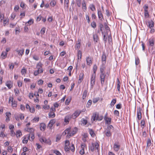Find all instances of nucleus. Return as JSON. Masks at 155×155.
I'll return each instance as SVG.
<instances>
[{"label":"nucleus","mask_w":155,"mask_h":155,"mask_svg":"<svg viewBox=\"0 0 155 155\" xmlns=\"http://www.w3.org/2000/svg\"><path fill=\"white\" fill-rule=\"evenodd\" d=\"M8 151L9 152H12L13 151V149L11 147L9 146L8 147Z\"/></svg>","instance_id":"69168bd1"},{"label":"nucleus","mask_w":155,"mask_h":155,"mask_svg":"<svg viewBox=\"0 0 155 155\" xmlns=\"http://www.w3.org/2000/svg\"><path fill=\"white\" fill-rule=\"evenodd\" d=\"M140 60L138 57L135 58V64L137 65L140 62Z\"/></svg>","instance_id":"49530a36"},{"label":"nucleus","mask_w":155,"mask_h":155,"mask_svg":"<svg viewBox=\"0 0 155 155\" xmlns=\"http://www.w3.org/2000/svg\"><path fill=\"white\" fill-rule=\"evenodd\" d=\"M71 118L72 116L70 115L65 116L64 118V122L67 124H68L69 123V121Z\"/></svg>","instance_id":"6e6552de"},{"label":"nucleus","mask_w":155,"mask_h":155,"mask_svg":"<svg viewBox=\"0 0 155 155\" xmlns=\"http://www.w3.org/2000/svg\"><path fill=\"white\" fill-rule=\"evenodd\" d=\"M105 121L106 124H107L108 125H109L111 122V118L110 117H108L105 120Z\"/></svg>","instance_id":"aec40b11"},{"label":"nucleus","mask_w":155,"mask_h":155,"mask_svg":"<svg viewBox=\"0 0 155 155\" xmlns=\"http://www.w3.org/2000/svg\"><path fill=\"white\" fill-rule=\"evenodd\" d=\"M5 84L8 88L10 89L12 86L13 83L11 81H6Z\"/></svg>","instance_id":"1a4fd4ad"},{"label":"nucleus","mask_w":155,"mask_h":155,"mask_svg":"<svg viewBox=\"0 0 155 155\" xmlns=\"http://www.w3.org/2000/svg\"><path fill=\"white\" fill-rule=\"evenodd\" d=\"M114 114L117 116L118 117L119 116V112L117 110H115L114 111Z\"/></svg>","instance_id":"8fccbe9b"},{"label":"nucleus","mask_w":155,"mask_h":155,"mask_svg":"<svg viewBox=\"0 0 155 155\" xmlns=\"http://www.w3.org/2000/svg\"><path fill=\"white\" fill-rule=\"evenodd\" d=\"M103 118V116H99L98 115V116L97 117V120H102Z\"/></svg>","instance_id":"052dcab7"},{"label":"nucleus","mask_w":155,"mask_h":155,"mask_svg":"<svg viewBox=\"0 0 155 155\" xmlns=\"http://www.w3.org/2000/svg\"><path fill=\"white\" fill-rule=\"evenodd\" d=\"M92 104V101L91 100H89L87 102L86 107H89Z\"/></svg>","instance_id":"2f4dec72"},{"label":"nucleus","mask_w":155,"mask_h":155,"mask_svg":"<svg viewBox=\"0 0 155 155\" xmlns=\"http://www.w3.org/2000/svg\"><path fill=\"white\" fill-rule=\"evenodd\" d=\"M83 112L81 110H76L71 116L72 117L74 118H76L78 117L81 114V113Z\"/></svg>","instance_id":"f03ea898"},{"label":"nucleus","mask_w":155,"mask_h":155,"mask_svg":"<svg viewBox=\"0 0 155 155\" xmlns=\"http://www.w3.org/2000/svg\"><path fill=\"white\" fill-rule=\"evenodd\" d=\"M22 135V133L20 130H18L16 132V136L17 138L20 137Z\"/></svg>","instance_id":"5701e85b"},{"label":"nucleus","mask_w":155,"mask_h":155,"mask_svg":"<svg viewBox=\"0 0 155 155\" xmlns=\"http://www.w3.org/2000/svg\"><path fill=\"white\" fill-rule=\"evenodd\" d=\"M150 46H153L154 45V40L153 38L150 39L149 40Z\"/></svg>","instance_id":"dca6fc26"},{"label":"nucleus","mask_w":155,"mask_h":155,"mask_svg":"<svg viewBox=\"0 0 155 155\" xmlns=\"http://www.w3.org/2000/svg\"><path fill=\"white\" fill-rule=\"evenodd\" d=\"M148 10L144 9V16L146 17H148L149 16Z\"/></svg>","instance_id":"c85d7f7f"},{"label":"nucleus","mask_w":155,"mask_h":155,"mask_svg":"<svg viewBox=\"0 0 155 155\" xmlns=\"http://www.w3.org/2000/svg\"><path fill=\"white\" fill-rule=\"evenodd\" d=\"M87 91L86 90H85L84 91L82 96V98L84 99L87 95Z\"/></svg>","instance_id":"72a5a7b5"},{"label":"nucleus","mask_w":155,"mask_h":155,"mask_svg":"<svg viewBox=\"0 0 155 155\" xmlns=\"http://www.w3.org/2000/svg\"><path fill=\"white\" fill-rule=\"evenodd\" d=\"M14 91L16 96H18L19 94V91L18 89H15Z\"/></svg>","instance_id":"c03bdc74"},{"label":"nucleus","mask_w":155,"mask_h":155,"mask_svg":"<svg viewBox=\"0 0 155 155\" xmlns=\"http://www.w3.org/2000/svg\"><path fill=\"white\" fill-rule=\"evenodd\" d=\"M97 14L98 18L100 20H102L103 18V17L101 11L98 10L97 11Z\"/></svg>","instance_id":"9b49d317"},{"label":"nucleus","mask_w":155,"mask_h":155,"mask_svg":"<svg viewBox=\"0 0 155 155\" xmlns=\"http://www.w3.org/2000/svg\"><path fill=\"white\" fill-rule=\"evenodd\" d=\"M12 107H16L17 106L16 102L14 101L12 103Z\"/></svg>","instance_id":"3c124183"},{"label":"nucleus","mask_w":155,"mask_h":155,"mask_svg":"<svg viewBox=\"0 0 155 155\" xmlns=\"http://www.w3.org/2000/svg\"><path fill=\"white\" fill-rule=\"evenodd\" d=\"M7 54L6 52L3 51L1 54V56L3 59H4L6 57Z\"/></svg>","instance_id":"412c9836"},{"label":"nucleus","mask_w":155,"mask_h":155,"mask_svg":"<svg viewBox=\"0 0 155 155\" xmlns=\"http://www.w3.org/2000/svg\"><path fill=\"white\" fill-rule=\"evenodd\" d=\"M34 23V21L33 19H31L29 20L26 23V25H27L28 23L29 24V25L33 24Z\"/></svg>","instance_id":"e433bc0d"},{"label":"nucleus","mask_w":155,"mask_h":155,"mask_svg":"<svg viewBox=\"0 0 155 155\" xmlns=\"http://www.w3.org/2000/svg\"><path fill=\"white\" fill-rule=\"evenodd\" d=\"M16 16V14L15 13H13L11 15V19L13 20L14 19Z\"/></svg>","instance_id":"338daca9"},{"label":"nucleus","mask_w":155,"mask_h":155,"mask_svg":"<svg viewBox=\"0 0 155 155\" xmlns=\"http://www.w3.org/2000/svg\"><path fill=\"white\" fill-rule=\"evenodd\" d=\"M147 147L150 146L151 145V141L150 139H148L147 141Z\"/></svg>","instance_id":"79ce46f5"},{"label":"nucleus","mask_w":155,"mask_h":155,"mask_svg":"<svg viewBox=\"0 0 155 155\" xmlns=\"http://www.w3.org/2000/svg\"><path fill=\"white\" fill-rule=\"evenodd\" d=\"M70 148V149L72 151L74 152V151L75 148L74 144H72Z\"/></svg>","instance_id":"13d9d810"},{"label":"nucleus","mask_w":155,"mask_h":155,"mask_svg":"<svg viewBox=\"0 0 155 155\" xmlns=\"http://www.w3.org/2000/svg\"><path fill=\"white\" fill-rule=\"evenodd\" d=\"M42 64L41 63H39L37 64L36 68L38 69L42 68Z\"/></svg>","instance_id":"58836bf2"},{"label":"nucleus","mask_w":155,"mask_h":155,"mask_svg":"<svg viewBox=\"0 0 155 155\" xmlns=\"http://www.w3.org/2000/svg\"><path fill=\"white\" fill-rule=\"evenodd\" d=\"M84 76V74L83 72L80 73L79 75V78L78 80V83H81L83 80V78Z\"/></svg>","instance_id":"0eeeda50"},{"label":"nucleus","mask_w":155,"mask_h":155,"mask_svg":"<svg viewBox=\"0 0 155 155\" xmlns=\"http://www.w3.org/2000/svg\"><path fill=\"white\" fill-rule=\"evenodd\" d=\"M120 82L118 78L117 79V88L118 91L119 92L120 91Z\"/></svg>","instance_id":"6ab92c4d"},{"label":"nucleus","mask_w":155,"mask_h":155,"mask_svg":"<svg viewBox=\"0 0 155 155\" xmlns=\"http://www.w3.org/2000/svg\"><path fill=\"white\" fill-rule=\"evenodd\" d=\"M147 23L148 24V26L150 28H151L153 27L154 22L152 20L149 21L147 22Z\"/></svg>","instance_id":"9d476101"},{"label":"nucleus","mask_w":155,"mask_h":155,"mask_svg":"<svg viewBox=\"0 0 155 155\" xmlns=\"http://www.w3.org/2000/svg\"><path fill=\"white\" fill-rule=\"evenodd\" d=\"M94 148L96 149L97 150H99V145L98 143L97 142L94 143Z\"/></svg>","instance_id":"473e14b6"},{"label":"nucleus","mask_w":155,"mask_h":155,"mask_svg":"<svg viewBox=\"0 0 155 155\" xmlns=\"http://www.w3.org/2000/svg\"><path fill=\"white\" fill-rule=\"evenodd\" d=\"M113 148L115 151H118L120 148V146L119 144V143L118 142L114 143Z\"/></svg>","instance_id":"423d86ee"},{"label":"nucleus","mask_w":155,"mask_h":155,"mask_svg":"<svg viewBox=\"0 0 155 155\" xmlns=\"http://www.w3.org/2000/svg\"><path fill=\"white\" fill-rule=\"evenodd\" d=\"M31 137V139L32 140L35 138L33 132H31L29 134L28 136V139H29V137Z\"/></svg>","instance_id":"4be33fe9"},{"label":"nucleus","mask_w":155,"mask_h":155,"mask_svg":"<svg viewBox=\"0 0 155 155\" xmlns=\"http://www.w3.org/2000/svg\"><path fill=\"white\" fill-rule=\"evenodd\" d=\"M76 3L78 6L80 7L81 6V0H76Z\"/></svg>","instance_id":"4c0bfd02"},{"label":"nucleus","mask_w":155,"mask_h":155,"mask_svg":"<svg viewBox=\"0 0 155 155\" xmlns=\"http://www.w3.org/2000/svg\"><path fill=\"white\" fill-rule=\"evenodd\" d=\"M145 121L144 120H142L141 121L140 124H141V126L143 127H143H144L145 126Z\"/></svg>","instance_id":"de8ad7c7"},{"label":"nucleus","mask_w":155,"mask_h":155,"mask_svg":"<svg viewBox=\"0 0 155 155\" xmlns=\"http://www.w3.org/2000/svg\"><path fill=\"white\" fill-rule=\"evenodd\" d=\"M17 51L18 52L19 55H20L21 56L24 52V50H20Z\"/></svg>","instance_id":"603ef678"},{"label":"nucleus","mask_w":155,"mask_h":155,"mask_svg":"<svg viewBox=\"0 0 155 155\" xmlns=\"http://www.w3.org/2000/svg\"><path fill=\"white\" fill-rule=\"evenodd\" d=\"M89 132L90 135L92 137H94L95 135L94 131L92 129H89Z\"/></svg>","instance_id":"393cba45"},{"label":"nucleus","mask_w":155,"mask_h":155,"mask_svg":"<svg viewBox=\"0 0 155 155\" xmlns=\"http://www.w3.org/2000/svg\"><path fill=\"white\" fill-rule=\"evenodd\" d=\"M114 129V127L113 126H112L111 125H109L108 126V127H107V128L106 129V130H110H110H113Z\"/></svg>","instance_id":"c9c22d12"},{"label":"nucleus","mask_w":155,"mask_h":155,"mask_svg":"<svg viewBox=\"0 0 155 155\" xmlns=\"http://www.w3.org/2000/svg\"><path fill=\"white\" fill-rule=\"evenodd\" d=\"M77 129L76 127H75L74 128V129H73L71 131V133H70V134H69V136H73L74 134H75L77 131Z\"/></svg>","instance_id":"f8f14e48"},{"label":"nucleus","mask_w":155,"mask_h":155,"mask_svg":"<svg viewBox=\"0 0 155 155\" xmlns=\"http://www.w3.org/2000/svg\"><path fill=\"white\" fill-rule=\"evenodd\" d=\"M70 144L69 141V140H66L65 142V147H68Z\"/></svg>","instance_id":"bf43d9fd"},{"label":"nucleus","mask_w":155,"mask_h":155,"mask_svg":"<svg viewBox=\"0 0 155 155\" xmlns=\"http://www.w3.org/2000/svg\"><path fill=\"white\" fill-rule=\"evenodd\" d=\"M80 41H79V42L78 43H77L76 45L75 46V48L79 49L80 47Z\"/></svg>","instance_id":"6e6d98bb"},{"label":"nucleus","mask_w":155,"mask_h":155,"mask_svg":"<svg viewBox=\"0 0 155 155\" xmlns=\"http://www.w3.org/2000/svg\"><path fill=\"white\" fill-rule=\"evenodd\" d=\"M116 99H113L112 100L110 104L111 106H114V104L116 103Z\"/></svg>","instance_id":"f704fd0d"},{"label":"nucleus","mask_w":155,"mask_h":155,"mask_svg":"<svg viewBox=\"0 0 155 155\" xmlns=\"http://www.w3.org/2000/svg\"><path fill=\"white\" fill-rule=\"evenodd\" d=\"M105 69V67L104 66V65H102L101 66L100 68V71L101 74H100V78L101 80V85L103 86L105 81V78L106 75L104 73V70Z\"/></svg>","instance_id":"f257e3e1"},{"label":"nucleus","mask_w":155,"mask_h":155,"mask_svg":"<svg viewBox=\"0 0 155 155\" xmlns=\"http://www.w3.org/2000/svg\"><path fill=\"white\" fill-rule=\"evenodd\" d=\"M45 139H46L45 138H44L43 137H41L40 138V141L41 142H44L45 143Z\"/></svg>","instance_id":"0e129e2a"},{"label":"nucleus","mask_w":155,"mask_h":155,"mask_svg":"<svg viewBox=\"0 0 155 155\" xmlns=\"http://www.w3.org/2000/svg\"><path fill=\"white\" fill-rule=\"evenodd\" d=\"M56 3V1L54 0H53L51 1L50 3V4L51 6L54 7Z\"/></svg>","instance_id":"c756f323"},{"label":"nucleus","mask_w":155,"mask_h":155,"mask_svg":"<svg viewBox=\"0 0 155 155\" xmlns=\"http://www.w3.org/2000/svg\"><path fill=\"white\" fill-rule=\"evenodd\" d=\"M105 135L107 137H109L111 136V133L110 130H106L105 131Z\"/></svg>","instance_id":"4468645a"},{"label":"nucleus","mask_w":155,"mask_h":155,"mask_svg":"<svg viewBox=\"0 0 155 155\" xmlns=\"http://www.w3.org/2000/svg\"><path fill=\"white\" fill-rule=\"evenodd\" d=\"M26 70L25 68H23L21 70V73L23 75L25 74L26 73Z\"/></svg>","instance_id":"5fc2aeb1"},{"label":"nucleus","mask_w":155,"mask_h":155,"mask_svg":"<svg viewBox=\"0 0 155 155\" xmlns=\"http://www.w3.org/2000/svg\"><path fill=\"white\" fill-rule=\"evenodd\" d=\"M94 143H92L91 144V145L89 147V148H90L91 150V151L93 152L94 151Z\"/></svg>","instance_id":"cd10ccee"},{"label":"nucleus","mask_w":155,"mask_h":155,"mask_svg":"<svg viewBox=\"0 0 155 155\" xmlns=\"http://www.w3.org/2000/svg\"><path fill=\"white\" fill-rule=\"evenodd\" d=\"M82 6L83 9H84L85 10H86L87 9L86 4L84 1V2L82 3Z\"/></svg>","instance_id":"4d7b16f0"},{"label":"nucleus","mask_w":155,"mask_h":155,"mask_svg":"<svg viewBox=\"0 0 155 155\" xmlns=\"http://www.w3.org/2000/svg\"><path fill=\"white\" fill-rule=\"evenodd\" d=\"M90 8L92 11H94L95 10V6L93 4H91L90 5Z\"/></svg>","instance_id":"ea45409f"},{"label":"nucleus","mask_w":155,"mask_h":155,"mask_svg":"<svg viewBox=\"0 0 155 155\" xmlns=\"http://www.w3.org/2000/svg\"><path fill=\"white\" fill-rule=\"evenodd\" d=\"M49 118H53L55 117V115L54 112H50L48 114Z\"/></svg>","instance_id":"b1692460"},{"label":"nucleus","mask_w":155,"mask_h":155,"mask_svg":"<svg viewBox=\"0 0 155 155\" xmlns=\"http://www.w3.org/2000/svg\"><path fill=\"white\" fill-rule=\"evenodd\" d=\"M45 125L44 123H42L40 125V129L41 130H42V129H43V130H44L45 128Z\"/></svg>","instance_id":"bb28decb"},{"label":"nucleus","mask_w":155,"mask_h":155,"mask_svg":"<svg viewBox=\"0 0 155 155\" xmlns=\"http://www.w3.org/2000/svg\"><path fill=\"white\" fill-rule=\"evenodd\" d=\"M116 107L117 109H120L121 108V104H117L116 105Z\"/></svg>","instance_id":"680f3d73"},{"label":"nucleus","mask_w":155,"mask_h":155,"mask_svg":"<svg viewBox=\"0 0 155 155\" xmlns=\"http://www.w3.org/2000/svg\"><path fill=\"white\" fill-rule=\"evenodd\" d=\"M54 153H55L57 155H61V153L58 150H55L54 151Z\"/></svg>","instance_id":"774afa93"},{"label":"nucleus","mask_w":155,"mask_h":155,"mask_svg":"<svg viewBox=\"0 0 155 155\" xmlns=\"http://www.w3.org/2000/svg\"><path fill=\"white\" fill-rule=\"evenodd\" d=\"M55 121L54 119L51 120L49 122L48 124V126L50 128H51V127H52L53 124L54 123Z\"/></svg>","instance_id":"2eb2a0df"},{"label":"nucleus","mask_w":155,"mask_h":155,"mask_svg":"<svg viewBox=\"0 0 155 155\" xmlns=\"http://www.w3.org/2000/svg\"><path fill=\"white\" fill-rule=\"evenodd\" d=\"M91 26L94 28H95L96 27V24L94 21H93L91 23Z\"/></svg>","instance_id":"7c9ffc66"},{"label":"nucleus","mask_w":155,"mask_h":155,"mask_svg":"<svg viewBox=\"0 0 155 155\" xmlns=\"http://www.w3.org/2000/svg\"><path fill=\"white\" fill-rule=\"evenodd\" d=\"M106 56L104 52L103 53L101 57L102 65H104L106 63Z\"/></svg>","instance_id":"7ed1b4c3"},{"label":"nucleus","mask_w":155,"mask_h":155,"mask_svg":"<svg viewBox=\"0 0 155 155\" xmlns=\"http://www.w3.org/2000/svg\"><path fill=\"white\" fill-rule=\"evenodd\" d=\"M98 114L97 113H94L93 114L92 119H93L94 121H95V120H97V117L98 116Z\"/></svg>","instance_id":"f3484780"},{"label":"nucleus","mask_w":155,"mask_h":155,"mask_svg":"<svg viewBox=\"0 0 155 155\" xmlns=\"http://www.w3.org/2000/svg\"><path fill=\"white\" fill-rule=\"evenodd\" d=\"M86 61L87 65H90L92 64L91 58L89 57L87 58Z\"/></svg>","instance_id":"ddd939ff"},{"label":"nucleus","mask_w":155,"mask_h":155,"mask_svg":"<svg viewBox=\"0 0 155 155\" xmlns=\"http://www.w3.org/2000/svg\"><path fill=\"white\" fill-rule=\"evenodd\" d=\"M97 65L95 64L94 65L93 67V70L94 71V74H93L96 75V72L97 69Z\"/></svg>","instance_id":"a878e982"},{"label":"nucleus","mask_w":155,"mask_h":155,"mask_svg":"<svg viewBox=\"0 0 155 155\" xmlns=\"http://www.w3.org/2000/svg\"><path fill=\"white\" fill-rule=\"evenodd\" d=\"M141 110V109L140 107L137 109V117L139 120H140L142 117Z\"/></svg>","instance_id":"39448f33"},{"label":"nucleus","mask_w":155,"mask_h":155,"mask_svg":"<svg viewBox=\"0 0 155 155\" xmlns=\"http://www.w3.org/2000/svg\"><path fill=\"white\" fill-rule=\"evenodd\" d=\"M69 3V0H64V4L66 7H68Z\"/></svg>","instance_id":"864d4df0"},{"label":"nucleus","mask_w":155,"mask_h":155,"mask_svg":"<svg viewBox=\"0 0 155 155\" xmlns=\"http://www.w3.org/2000/svg\"><path fill=\"white\" fill-rule=\"evenodd\" d=\"M93 38L94 41L97 43L98 41V35L97 34H94L93 35Z\"/></svg>","instance_id":"a211bd4d"},{"label":"nucleus","mask_w":155,"mask_h":155,"mask_svg":"<svg viewBox=\"0 0 155 155\" xmlns=\"http://www.w3.org/2000/svg\"><path fill=\"white\" fill-rule=\"evenodd\" d=\"M78 57H80V59H81V57H82V53H81V51L80 50H79L78 51Z\"/></svg>","instance_id":"09e8293b"},{"label":"nucleus","mask_w":155,"mask_h":155,"mask_svg":"<svg viewBox=\"0 0 155 155\" xmlns=\"http://www.w3.org/2000/svg\"><path fill=\"white\" fill-rule=\"evenodd\" d=\"M99 100V97L94 98L93 100V102L94 103H96Z\"/></svg>","instance_id":"a18cd8bd"},{"label":"nucleus","mask_w":155,"mask_h":155,"mask_svg":"<svg viewBox=\"0 0 155 155\" xmlns=\"http://www.w3.org/2000/svg\"><path fill=\"white\" fill-rule=\"evenodd\" d=\"M45 28H42L41 29V33L42 35L44 34L45 33Z\"/></svg>","instance_id":"e2e57ef3"},{"label":"nucleus","mask_w":155,"mask_h":155,"mask_svg":"<svg viewBox=\"0 0 155 155\" xmlns=\"http://www.w3.org/2000/svg\"><path fill=\"white\" fill-rule=\"evenodd\" d=\"M104 26L105 29L106 30H110V28L107 25V24L105 22L104 23Z\"/></svg>","instance_id":"37998d69"},{"label":"nucleus","mask_w":155,"mask_h":155,"mask_svg":"<svg viewBox=\"0 0 155 155\" xmlns=\"http://www.w3.org/2000/svg\"><path fill=\"white\" fill-rule=\"evenodd\" d=\"M96 77L95 74H92L91 77V88H93V86L94 84L95 81V78Z\"/></svg>","instance_id":"20e7f679"},{"label":"nucleus","mask_w":155,"mask_h":155,"mask_svg":"<svg viewBox=\"0 0 155 155\" xmlns=\"http://www.w3.org/2000/svg\"><path fill=\"white\" fill-rule=\"evenodd\" d=\"M70 128H68L65 130L64 132H65V134H70Z\"/></svg>","instance_id":"a19ab883"}]
</instances>
